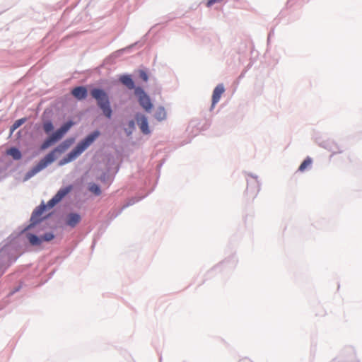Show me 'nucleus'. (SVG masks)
<instances>
[{
  "mask_svg": "<svg viewBox=\"0 0 362 362\" xmlns=\"http://www.w3.org/2000/svg\"><path fill=\"white\" fill-rule=\"evenodd\" d=\"M28 238L29 240L30 243L32 245H40L42 243V239L41 237L39 238L35 235L33 234H28Z\"/></svg>",
  "mask_w": 362,
  "mask_h": 362,
  "instance_id": "dca6fc26",
  "label": "nucleus"
},
{
  "mask_svg": "<svg viewBox=\"0 0 362 362\" xmlns=\"http://www.w3.org/2000/svg\"><path fill=\"white\" fill-rule=\"evenodd\" d=\"M129 126H130L131 127H134V121H132H132H130V122H129Z\"/></svg>",
  "mask_w": 362,
  "mask_h": 362,
  "instance_id": "b1692460",
  "label": "nucleus"
},
{
  "mask_svg": "<svg viewBox=\"0 0 362 362\" xmlns=\"http://www.w3.org/2000/svg\"><path fill=\"white\" fill-rule=\"evenodd\" d=\"M98 136V132H95L87 136L82 141L79 142L69 153L60 160L59 165H62L75 160L95 141Z\"/></svg>",
  "mask_w": 362,
  "mask_h": 362,
  "instance_id": "f03ea898",
  "label": "nucleus"
},
{
  "mask_svg": "<svg viewBox=\"0 0 362 362\" xmlns=\"http://www.w3.org/2000/svg\"><path fill=\"white\" fill-rule=\"evenodd\" d=\"M74 124V123L72 121H69L64 124L51 135L52 139H54L55 142L60 140Z\"/></svg>",
  "mask_w": 362,
  "mask_h": 362,
  "instance_id": "0eeeda50",
  "label": "nucleus"
},
{
  "mask_svg": "<svg viewBox=\"0 0 362 362\" xmlns=\"http://www.w3.org/2000/svg\"><path fill=\"white\" fill-rule=\"evenodd\" d=\"M81 221V216L78 214H70L66 218V224L71 227H75Z\"/></svg>",
  "mask_w": 362,
  "mask_h": 362,
  "instance_id": "9b49d317",
  "label": "nucleus"
},
{
  "mask_svg": "<svg viewBox=\"0 0 362 362\" xmlns=\"http://www.w3.org/2000/svg\"><path fill=\"white\" fill-rule=\"evenodd\" d=\"M136 121L138 124L139 125L141 132L145 134H148L150 132V131L148 129V124L146 117L144 115H137Z\"/></svg>",
  "mask_w": 362,
  "mask_h": 362,
  "instance_id": "9d476101",
  "label": "nucleus"
},
{
  "mask_svg": "<svg viewBox=\"0 0 362 362\" xmlns=\"http://www.w3.org/2000/svg\"><path fill=\"white\" fill-rule=\"evenodd\" d=\"M7 154L12 156L15 160H19L22 156L21 151L16 148H11L8 149L7 151Z\"/></svg>",
  "mask_w": 362,
  "mask_h": 362,
  "instance_id": "4468645a",
  "label": "nucleus"
},
{
  "mask_svg": "<svg viewBox=\"0 0 362 362\" xmlns=\"http://www.w3.org/2000/svg\"><path fill=\"white\" fill-rule=\"evenodd\" d=\"M247 182L246 196L250 199H254L256 197L259 190V182L253 177H250Z\"/></svg>",
  "mask_w": 362,
  "mask_h": 362,
  "instance_id": "423d86ee",
  "label": "nucleus"
},
{
  "mask_svg": "<svg viewBox=\"0 0 362 362\" xmlns=\"http://www.w3.org/2000/svg\"><path fill=\"white\" fill-rule=\"evenodd\" d=\"M225 88L223 84L218 85L214 90L212 95V107L220 100L221 95L224 93Z\"/></svg>",
  "mask_w": 362,
  "mask_h": 362,
  "instance_id": "6e6552de",
  "label": "nucleus"
},
{
  "mask_svg": "<svg viewBox=\"0 0 362 362\" xmlns=\"http://www.w3.org/2000/svg\"><path fill=\"white\" fill-rule=\"evenodd\" d=\"M90 95L96 100L97 105L103 111V115L107 118L110 119L112 115V110L110 107L107 94L102 89L93 88L90 91Z\"/></svg>",
  "mask_w": 362,
  "mask_h": 362,
  "instance_id": "7ed1b4c3",
  "label": "nucleus"
},
{
  "mask_svg": "<svg viewBox=\"0 0 362 362\" xmlns=\"http://www.w3.org/2000/svg\"><path fill=\"white\" fill-rule=\"evenodd\" d=\"M72 95L78 100H83L87 97V89L83 86H78L71 90Z\"/></svg>",
  "mask_w": 362,
  "mask_h": 362,
  "instance_id": "1a4fd4ad",
  "label": "nucleus"
},
{
  "mask_svg": "<svg viewBox=\"0 0 362 362\" xmlns=\"http://www.w3.org/2000/svg\"><path fill=\"white\" fill-rule=\"evenodd\" d=\"M89 190L96 195H99L101 193L100 187L96 184H91L89 187Z\"/></svg>",
  "mask_w": 362,
  "mask_h": 362,
  "instance_id": "6ab92c4d",
  "label": "nucleus"
},
{
  "mask_svg": "<svg viewBox=\"0 0 362 362\" xmlns=\"http://www.w3.org/2000/svg\"><path fill=\"white\" fill-rule=\"evenodd\" d=\"M155 117L159 121L164 120L166 118V112L164 107H159L157 108L155 112Z\"/></svg>",
  "mask_w": 362,
  "mask_h": 362,
  "instance_id": "ddd939ff",
  "label": "nucleus"
},
{
  "mask_svg": "<svg viewBox=\"0 0 362 362\" xmlns=\"http://www.w3.org/2000/svg\"><path fill=\"white\" fill-rule=\"evenodd\" d=\"M26 121V118H21L16 120L11 127V132H13L16 129L21 126Z\"/></svg>",
  "mask_w": 362,
  "mask_h": 362,
  "instance_id": "f3484780",
  "label": "nucleus"
},
{
  "mask_svg": "<svg viewBox=\"0 0 362 362\" xmlns=\"http://www.w3.org/2000/svg\"><path fill=\"white\" fill-rule=\"evenodd\" d=\"M134 93L135 95L138 97L140 105L146 111H150L153 107V105L148 95H147L144 90L140 87L136 88Z\"/></svg>",
  "mask_w": 362,
  "mask_h": 362,
  "instance_id": "39448f33",
  "label": "nucleus"
},
{
  "mask_svg": "<svg viewBox=\"0 0 362 362\" xmlns=\"http://www.w3.org/2000/svg\"><path fill=\"white\" fill-rule=\"evenodd\" d=\"M54 238V235L52 233H45L44 235L41 236L42 242V241H50Z\"/></svg>",
  "mask_w": 362,
  "mask_h": 362,
  "instance_id": "412c9836",
  "label": "nucleus"
},
{
  "mask_svg": "<svg viewBox=\"0 0 362 362\" xmlns=\"http://www.w3.org/2000/svg\"><path fill=\"white\" fill-rule=\"evenodd\" d=\"M313 160L310 157H307L298 168V170L300 172L305 171L307 168L311 166Z\"/></svg>",
  "mask_w": 362,
  "mask_h": 362,
  "instance_id": "2eb2a0df",
  "label": "nucleus"
},
{
  "mask_svg": "<svg viewBox=\"0 0 362 362\" xmlns=\"http://www.w3.org/2000/svg\"><path fill=\"white\" fill-rule=\"evenodd\" d=\"M55 141L52 139V137L50 136L47 140H45L42 144L41 148L46 149L49 146H50Z\"/></svg>",
  "mask_w": 362,
  "mask_h": 362,
  "instance_id": "aec40b11",
  "label": "nucleus"
},
{
  "mask_svg": "<svg viewBox=\"0 0 362 362\" xmlns=\"http://www.w3.org/2000/svg\"><path fill=\"white\" fill-rule=\"evenodd\" d=\"M137 201H138V199H136V198H132V199H129L128 201V202L123 206V208H126V207H127V206H129L130 205H132L134 203H136Z\"/></svg>",
  "mask_w": 362,
  "mask_h": 362,
  "instance_id": "5701e85b",
  "label": "nucleus"
},
{
  "mask_svg": "<svg viewBox=\"0 0 362 362\" xmlns=\"http://www.w3.org/2000/svg\"><path fill=\"white\" fill-rule=\"evenodd\" d=\"M119 81L124 86H126L129 89L134 88V83L130 76H128V75L121 76L119 78Z\"/></svg>",
  "mask_w": 362,
  "mask_h": 362,
  "instance_id": "f8f14e48",
  "label": "nucleus"
},
{
  "mask_svg": "<svg viewBox=\"0 0 362 362\" xmlns=\"http://www.w3.org/2000/svg\"><path fill=\"white\" fill-rule=\"evenodd\" d=\"M139 76H140V78L144 81H148V75H147V74L144 71H140Z\"/></svg>",
  "mask_w": 362,
  "mask_h": 362,
  "instance_id": "4be33fe9",
  "label": "nucleus"
},
{
  "mask_svg": "<svg viewBox=\"0 0 362 362\" xmlns=\"http://www.w3.org/2000/svg\"><path fill=\"white\" fill-rule=\"evenodd\" d=\"M53 129H54V126H53V124L52 123V122L47 121V122H44L43 129L47 134L52 132L53 130Z\"/></svg>",
  "mask_w": 362,
  "mask_h": 362,
  "instance_id": "a211bd4d",
  "label": "nucleus"
},
{
  "mask_svg": "<svg viewBox=\"0 0 362 362\" xmlns=\"http://www.w3.org/2000/svg\"><path fill=\"white\" fill-rule=\"evenodd\" d=\"M72 189V186L69 185L66 187L60 189L57 193L47 202V204H40L33 212L31 216V221L33 223H36L41 221L42 215L46 209H52L57 203H59L66 194H68Z\"/></svg>",
  "mask_w": 362,
  "mask_h": 362,
  "instance_id": "f257e3e1",
  "label": "nucleus"
},
{
  "mask_svg": "<svg viewBox=\"0 0 362 362\" xmlns=\"http://www.w3.org/2000/svg\"><path fill=\"white\" fill-rule=\"evenodd\" d=\"M67 148V146L65 144H61L57 148H56L54 151L49 153L43 159H42L35 166H34L30 171H28L26 174V179H29L31 177L34 176L38 172L45 168L49 164L52 163L55 159V153L64 152Z\"/></svg>",
  "mask_w": 362,
  "mask_h": 362,
  "instance_id": "20e7f679",
  "label": "nucleus"
}]
</instances>
